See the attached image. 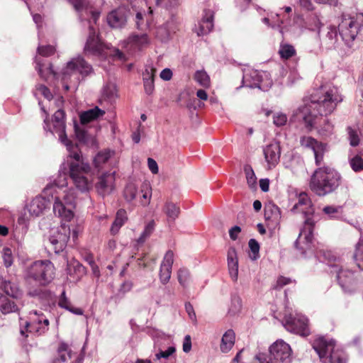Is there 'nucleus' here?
I'll return each mask as SVG.
<instances>
[{
	"mask_svg": "<svg viewBox=\"0 0 363 363\" xmlns=\"http://www.w3.org/2000/svg\"><path fill=\"white\" fill-rule=\"evenodd\" d=\"M65 113L62 109L55 112L51 123L45 118V130L52 134H57L59 141L66 146L69 152L60 167L57 178L52 183L47 184L43 192L46 196L54 198L53 212L55 216L65 221H69L74 216L77 191L74 188L65 189L60 195L59 190L67 186V176L72 179L75 188L82 193H88L93 187L91 166L82 160L77 145L67 138L65 128Z\"/></svg>",
	"mask_w": 363,
	"mask_h": 363,
	"instance_id": "f257e3e1",
	"label": "nucleus"
},
{
	"mask_svg": "<svg viewBox=\"0 0 363 363\" xmlns=\"http://www.w3.org/2000/svg\"><path fill=\"white\" fill-rule=\"evenodd\" d=\"M342 101V97L337 88L323 85L313 91L309 101L296 110L293 118L303 121L306 128H311L320 116H327L333 113Z\"/></svg>",
	"mask_w": 363,
	"mask_h": 363,
	"instance_id": "f03ea898",
	"label": "nucleus"
},
{
	"mask_svg": "<svg viewBox=\"0 0 363 363\" xmlns=\"http://www.w3.org/2000/svg\"><path fill=\"white\" fill-rule=\"evenodd\" d=\"M79 15V19L84 26L89 28V35L84 46L85 53L99 55L102 51V43L96 35L94 24L96 23L100 11L94 9L89 0H68Z\"/></svg>",
	"mask_w": 363,
	"mask_h": 363,
	"instance_id": "7ed1b4c3",
	"label": "nucleus"
},
{
	"mask_svg": "<svg viewBox=\"0 0 363 363\" xmlns=\"http://www.w3.org/2000/svg\"><path fill=\"white\" fill-rule=\"evenodd\" d=\"M297 199L298 201L291 208V211L301 212L305 216V220L294 245L295 247L299 245L301 250L310 249L312 245V233L316 222L314 216L315 209L306 192H301Z\"/></svg>",
	"mask_w": 363,
	"mask_h": 363,
	"instance_id": "20e7f679",
	"label": "nucleus"
},
{
	"mask_svg": "<svg viewBox=\"0 0 363 363\" xmlns=\"http://www.w3.org/2000/svg\"><path fill=\"white\" fill-rule=\"evenodd\" d=\"M342 177L335 169L322 167L316 169L311 177L310 188L318 196L334 192L340 185Z\"/></svg>",
	"mask_w": 363,
	"mask_h": 363,
	"instance_id": "39448f33",
	"label": "nucleus"
},
{
	"mask_svg": "<svg viewBox=\"0 0 363 363\" xmlns=\"http://www.w3.org/2000/svg\"><path fill=\"white\" fill-rule=\"evenodd\" d=\"M93 72L92 66L81 56L72 58L62 72V81L65 89H77L79 84Z\"/></svg>",
	"mask_w": 363,
	"mask_h": 363,
	"instance_id": "423d86ee",
	"label": "nucleus"
},
{
	"mask_svg": "<svg viewBox=\"0 0 363 363\" xmlns=\"http://www.w3.org/2000/svg\"><path fill=\"white\" fill-rule=\"evenodd\" d=\"M313 348L323 363H346L345 354L342 350H335V341L319 337L313 342Z\"/></svg>",
	"mask_w": 363,
	"mask_h": 363,
	"instance_id": "0eeeda50",
	"label": "nucleus"
},
{
	"mask_svg": "<svg viewBox=\"0 0 363 363\" xmlns=\"http://www.w3.org/2000/svg\"><path fill=\"white\" fill-rule=\"evenodd\" d=\"M363 26V13L357 14L355 17L343 13L338 25V32L342 43L348 48H352L360 28Z\"/></svg>",
	"mask_w": 363,
	"mask_h": 363,
	"instance_id": "6e6552de",
	"label": "nucleus"
},
{
	"mask_svg": "<svg viewBox=\"0 0 363 363\" xmlns=\"http://www.w3.org/2000/svg\"><path fill=\"white\" fill-rule=\"evenodd\" d=\"M269 359L264 353H259L255 359L259 363H291L292 350L289 344L283 340H277L269 348Z\"/></svg>",
	"mask_w": 363,
	"mask_h": 363,
	"instance_id": "1a4fd4ad",
	"label": "nucleus"
},
{
	"mask_svg": "<svg viewBox=\"0 0 363 363\" xmlns=\"http://www.w3.org/2000/svg\"><path fill=\"white\" fill-rule=\"evenodd\" d=\"M25 276L40 285H46L54 279L55 267L50 260H38L26 267Z\"/></svg>",
	"mask_w": 363,
	"mask_h": 363,
	"instance_id": "9d476101",
	"label": "nucleus"
},
{
	"mask_svg": "<svg viewBox=\"0 0 363 363\" xmlns=\"http://www.w3.org/2000/svg\"><path fill=\"white\" fill-rule=\"evenodd\" d=\"M272 85V82L268 79V74L265 72H259L250 67L243 69L242 86L251 89L258 88L266 91Z\"/></svg>",
	"mask_w": 363,
	"mask_h": 363,
	"instance_id": "9b49d317",
	"label": "nucleus"
},
{
	"mask_svg": "<svg viewBox=\"0 0 363 363\" xmlns=\"http://www.w3.org/2000/svg\"><path fill=\"white\" fill-rule=\"evenodd\" d=\"M308 322L307 318L301 314L297 313L292 314L286 312L282 325L291 333L308 336L309 335Z\"/></svg>",
	"mask_w": 363,
	"mask_h": 363,
	"instance_id": "f8f14e48",
	"label": "nucleus"
},
{
	"mask_svg": "<svg viewBox=\"0 0 363 363\" xmlns=\"http://www.w3.org/2000/svg\"><path fill=\"white\" fill-rule=\"evenodd\" d=\"M69 237V226L64 223L56 230H52L48 240L55 253L60 254L65 249Z\"/></svg>",
	"mask_w": 363,
	"mask_h": 363,
	"instance_id": "ddd939ff",
	"label": "nucleus"
},
{
	"mask_svg": "<svg viewBox=\"0 0 363 363\" xmlns=\"http://www.w3.org/2000/svg\"><path fill=\"white\" fill-rule=\"evenodd\" d=\"M333 273H335L338 283L345 293L352 294L357 289V281L352 271L342 269L340 266Z\"/></svg>",
	"mask_w": 363,
	"mask_h": 363,
	"instance_id": "4468645a",
	"label": "nucleus"
},
{
	"mask_svg": "<svg viewBox=\"0 0 363 363\" xmlns=\"http://www.w3.org/2000/svg\"><path fill=\"white\" fill-rule=\"evenodd\" d=\"M314 240L313 236L312 235V245L310 249L306 250H301L299 246L296 247L297 249L301 251L302 254H306L308 251H311L312 253H314L315 256L317 259L321 262H325L329 267L331 268V273L333 272L335 269H338L340 265L339 263L333 264L332 262L337 260V257L330 250H325L323 249H319L317 250H314Z\"/></svg>",
	"mask_w": 363,
	"mask_h": 363,
	"instance_id": "2eb2a0df",
	"label": "nucleus"
},
{
	"mask_svg": "<svg viewBox=\"0 0 363 363\" xmlns=\"http://www.w3.org/2000/svg\"><path fill=\"white\" fill-rule=\"evenodd\" d=\"M115 172H105L99 176L95 184L97 193L104 197L113 192L115 188Z\"/></svg>",
	"mask_w": 363,
	"mask_h": 363,
	"instance_id": "dca6fc26",
	"label": "nucleus"
},
{
	"mask_svg": "<svg viewBox=\"0 0 363 363\" xmlns=\"http://www.w3.org/2000/svg\"><path fill=\"white\" fill-rule=\"evenodd\" d=\"M30 322L26 323V327L30 332H35L41 335L48 330L49 320L43 313L34 311L30 312Z\"/></svg>",
	"mask_w": 363,
	"mask_h": 363,
	"instance_id": "f3484780",
	"label": "nucleus"
},
{
	"mask_svg": "<svg viewBox=\"0 0 363 363\" xmlns=\"http://www.w3.org/2000/svg\"><path fill=\"white\" fill-rule=\"evenodd\" d=\"M320 38L322 45L327 49H336L342 44L338 29L335 26H327Z\"/></svg>",
	"mask_w": 363,
	"mask_h": 363,
	"instance_id": "a211bd4d",
	"label": "nucleus"
},
{
	"mask_svg": "<svg viewBox=\"0 0 363 363\" xmlns=\"http://www.w3.org/2000/svg\"><path fill=\"white\" fill-rule=\"evenodd\" d=\"M50 201L45 197L37 196L33 198L26 206V208L30 216L36 218L43 214L49 207Z\"/></svg>",
	"mask_w": 363,
	"mask_h": 363,
	"instance_id": "6ab92c4d",
	"label": "nucleus"
},
{
	"mask_svg": "<svg viewBox=\"0 0 363 363\" xmlns=\"http://www.w3.org/2000/svg\"><path fill=\"white\" fill-rule=\"evenodd\" d=\"M128 11L121 6L111 11L106 17L108 24L113 28H123L127 21Z\"/></svg>",
	"mask_w": 363,
	"mask_h": 363,
	"instance_id": "aec40b11",
	"label": "nucleus"
},
{
	"mask_svg": "<svg viewBox=\"0 0 363 363\" xmlns=\"http://www.w3.org/2000/svg\"><path fill=\"white\" fill-rule=\"evenodd\" d=\"M263 153L268 167L269 169L274 167L278 164L280 159L281 148L279 143L274 142L267 145L263 148Z\"/></svg>",
	"mask_w": 363,
	"mask_h": 363,
	"instance_id": "412c9836",
	"label": "nucleus"
},
{
	"mask_svg": "<svg viewBox=\"0 0 363 363\" xmlns=\"http://www.w3.org/2000/svg\"><path fill=\"white\" fill-rule=\"evenodd\" d=\"M150 44L147 33H133L127 39V46L133 52L144 49Z\"/></svg>",
	"mask_w": 363,
	"mask_h": 363,
	"instance_id": "4be33fe9",
	"label": "nucleus"
},
{
	"mask_svg": "<svg viewBox=\"0 0 363 363\" xmlns=\"http://www.w3.org/2000/svg\"><path fill=\"white\" fill-rule=\"evenodd\" d=\"M213 28V11L208 9L203 11L202 19L198 26L195 28V32L199 36L204 35L210 33Z\"/></svg>",
	"mask_w": 363,
	"mask_h": 363,
	"instance_id": "5701e85b",
	"label": "nucleus"
},
{
	"mask_svg": "<svg viewBox=\"0 0 363 363\" xmlns=\"http://www.w3.org/2000/svg\"><path fill=\"white\" fill-rule=\"evenodd\" d=\"M66 272L73 281H77L86 274V268L79 262L72 259L67 261Z\"/></svg>",
	"mask_w": 363,
	"mask_h": 363,
	"instance_id": "b1692460",
	"label": "nucleus"
},
{
	"mask_svg": "<svg viewBox=\"0 0 363 363\" xmlns=\"http://www.w3.org/2000/svg\"><path fill=\"white\" fill-rule=\"evenodd\" d=\"M227 262L229 274L233 281H237L238 276V258L236 249L230 247L227 252Z\"/></svg>",
	"mask_w": 363,
	"mask_h": 363,
	"instance_id": "393cba45",
	"label": "nucleus"
},
{
	"mask_svg": "<svg viewBox=\"0 0 363 363\" xmlns=\"http://www.w3.org/2000/svg\"><path fill=\"white\" fill-rule=\"evenodd\" d=\"M322 16L320 13L316 10L308 13L305 18V26L308 30L318 31L320 35V27L323 25L322 23Z\"/></svg>",
	"mask_w": 363,
	"mask_h": 363,
	"instance_id": "a878e982",
	"label": "nucleus"
},
{
	"mask_svg": "<svg viewBox=\"0 0 363 363\" xmlns=\"http://www.w3.org/2000/svg\"><path fill=\"white\" fill-rule=\"evenodd\" d=\"M0 289L13 298H18L22 294L18 284L10 280L2 279L0 281Z\"/></svg>",
	"mask_w": 363,
	"mask_h": 363,
	"instance_id": "bb28decb",
	"label": "nucleus"
},
{
	"mask_svg": "<svg viewBox=\"0 0 363 363\" xmlns=\"http://www.w3.org/2000/svg\"><path fill=\"white\" fill-rule=\"evenodd\" d=\"M162 211L167 216V221L169 225L174 223L180 214V208L170 201H167L162 208Z\"/></svg>",
	"mask_w": 363,
	"mask_h": 363,
	"instance_id": "cd10ccee",
	"label": "nucleus"
},
{
	"mask_svg": "<svg viewBox=\"0 0 363 363\" xmlns=\"http://www.w3.org/2000/svg\"><path fill=\"white\" fill-rule=\"evenodd\" d=\"M264 218L266 220L272 221L273 224L279 223L281 219L279 208L272 203L266 204L264 206Z\"/></svg>",
	"mask_w": 363,
	"mask_h": 363,
	"instance_id": "c85d7f7f",
	"label": "nucleus"
},
{
	"mask_svg": "<svg viewBox=\"0 0 363 363\" xmlns=\"http://www.w3.org/2000/svg\"><path fill=\"white\" fill-rule=\"evenodd\" d=\"M104 114L105 111L104 110H101L98 106H95L93 108L82 112L79 116V118L82 124H86L92 121L98 119Z\"/></svg>",
	"mask_w": 363,
	"mask_h": 363,
	"instance_id": "c756f323",
	"label": "nucleus"
},
{
	"mask_svg": "<svg viewBox=\"0 0 363 363\" xmlns=\"http://www.w3.org/2000/svg\"><path fill=\"white\" fill-rule=\"evenodd\" d=\"M18 308L15 302L6 296L0 294V311L3 314H9L18 311Z\"/></svg>",
	"mask_w": 363,
	"mask_h": 363,
	"instance_id": "7c9ffc66",
	"label": "nucleus"
},
{
	"mask_svg": "<svg viewBox=\"0 0 363 363\" xmlns=\"http://www.w3.org/2000/svg\"><path fill=\"white\" fill-rule=\"evenodd\" d=\"M36 69L41 78L48 80L49 77L55 76V73L52 69V65H45L40 59L35 57Z\"/></svg>",
	"mask_w": 363,
	"mask_h": 363,
	"instance_id": "2f4dec72",
	"label": "nucleus"
},
{
	"mask_svg": "<svg viewBox=\"0 0 363 363\" xmlns=\"http://www.w3.org/2000/svg\"><path fill=\"white\" fill-rule=\"evenodd\" d=\"M235 343V333L233 330H228L223 335L220 343V350L222 352H228Z\"/></svg>",
	"mask_w": 363,
	"mask_h": 363,
	"instance_id": "473e14b6",
	"label": "nucleus"
},
{
	"mask_svg": "<svg viewBox=\"0 0 363 363\" xmlns=\"http://www.w3.org/2000/svg\"><path fill=\"white\" fill-rule=\"evenodd\" d=\"M127 220V213L124 209H119L117 211L116 218L111 225L110 231L112 235H116L118 233L120 228L124 225Z\"/></svg>",
	"mask_w": 363,
	"mask_h": 363,
	"instance_id": "72a5a7b5",
	"label": "nucleus"
},
{
	"mask_svg": "<svg viewBox=\"0 0 363 363\" xmlns=\"http://www.w3.org/2000/svg\"><path fill=\"white\" fill-rule=\"evenodd\" d=\"M58 357L52 363H61L71 358V350L67 344L61 342L57 348Z\"/></svg>",
	"mask_w": 363,
	"mask_h": 363,
	"instance_id": "f704fd0d",
	"label": "nucleus"
},
{
	"mask_svg": "<svg viewBox=\"0 0 363 363\" xmlns=\"http://www.w3.org/2000/svg\"><path fill=\"white\" fill-rule=\"evenodd\" d=\"M322 118V116H320L318 119L316 120V123L313 127L311 128H308V130H311L312 128H315L318 130V133L323 137H328L333 133V125L329 122L328 120L324 121V124L323 125H318V122L319 120Z\"/></svg>",
	"mask_w": 363,
	"mask_h": 363,
	"instance_id": "c9c22d12",
	"label": "nucleus"
},
{
	"mask_svg": "<svg viewBox=\"0 0 363 363\" xmlns=\"http://www.w3.org/2000/svg\"><path fill=\"white\" fill-rule=\"evenodd\" d=\"M58 304L61 308H63L72 312L74 314H76V315H82L83 314V311L81 308H74L72 306L70 301L66 297L65 291H62V293L60 296Z\"/></svg>",
	"mask_w": 363,
	"mask_h": 363,
	"instance_id": "e433bc0d",
	"label": "nucleus"
},
{
	"mask_svg": "<svg viewBox=\"0 0 363 363\" xmlns=\"http://www.w3.org/2000/svg\"><path fill=\"white\" fill-rule=\"evenodd\" d=\"M177 279L180 285L183 288L189 286L191 281V274L188 269L180 268L177 272Z\"/></svg>",
	"mask_w": 363,
	"mask_h": 363,
	"instance_id": "4c0bfd02",
	"label": "nucleus"
},
{
	"mask_svg": "<svg viewBox=\"0 0 363 363\" xmlns=\"http://www.w3.org/2000/svg\"><path fill=\"white\" fill-rule=\"evenodd\" d=\"M111 152L110 150H105L99 152L94 159L95 167L100 169L101 168V165L106 163L111 157Z\"/></svg>",
	"mask_w": 363,
	"mask_h": 363,
	"instance_id": "58836bf2",
	"label": "nucleus"
},
{
	"mask_svg": "<svg viewBox=\"0 0 363 363\" xmlns=\"http://www.w3.org/2000/svg\"><path fill=\"white\" fill-rule=\"evenodd\" d=\"M242 308V300L241 298L234 294L231 296L230 306L228 309V313L231 315H236L238 313Z\"/></svg>",
	"mask_w": 363,
	"mask_h": 363,
	"instance_id": "ea45409f",
	"label": "nucleus"
},
{
	"mask_svg": "<svg viewBox=\"0 0 363 363\" xmlns=\"http://www.w3.org/2000/svg\"><path fill=\"white\" fill-rule=\"evenodd\" d=\"M300 143L303 147L310 149L312 151L315 150L316 147H318L319 145L323 144V143H320L310 136L301 137L300 139Z\"/></svg>",
	"mask_w": 363,
	"mask_h": 363,
	"instance_id": "a19ab883",
	"label": "nucleus"
},
{
	"mask_svg": "<svg viewBox=\"0 0 363 363\" xmlns=\"http://www.w3.org/2000/svg\"><path fill=\"white\" fill-rule=\"evenodd\" d=\"M155 223L153 220L148 222L144 228V230L141 233L140 236L138 239V242L142 244L152 235L155 230Z\"/></svg>",
	"mask_w": 363,
	"mask_h": 363,
	"instance_id": "79ce46f5",
	"label": "nucleus"
},
{
	"mask_svg": "<svg viewBox=\"0 0 363 363\" xmlns=\"http://www.w3.org/2000/svg\"><path fill=\"white\" fill-rule=\"evenodd\" d=\"M279 53L281 58L289 59L296 55V50L291 45L281 43L280 45Z\"/></svg>",
	"mask_w": 363,
	"mask_h": 363,
	"instance_id": "37998d69",
	"label": "nucleus"
},
{
	"mask_svg": "<svg viewBox=\"0 0 363 363\" xmlns=\"http://www.w3.org/2000/svg\"><path fill=\"white\" fill-rule=\"evenodd\" d=\"M137 194L138 188L134 183H128L125 187L123 196L127 201L130 202L133 200H134L136 197Z\"/></svg>",
	"mask_w": 363,
	"mask_h": 363,
	"instance_id": "c03bdc74",
	"label": "nucleus"
},
{
	"mask_svg": "<svg viewBox=\"0 0 363 363\" xmlns=\"http://www.w3.org/2000/svg\"><path fill=\"white\" fill-rule=\"evenodd\" d=\"M194 79L201 86L205 88H208L210 86V77L205 71H196L194 74Z\"/></svg>",
	"mask_w": 363,
	"mask_h": 363,
	"instance_id": "a18cd8bd",
	"label": "nucleus"
},
{
	"mask_svg": "<svg viewBox=\"0 0 363 363\" xmlns=\"http://www.w3.org/2000/svg\"><path fill=\"white\" fill-rule=\"evenodd\" d=\"M141 193L143 194L141 200V205L146 206L150 204V199L152 196L151 187L149 184L144 183L141 186Z\"/></svg>",
	"mask_w": 363,
	"mask_h": 363,
	"instance_id": "49530a36",
	"label": "nucleus"
},
{
	"mask_svg": "<svg viewBox=\"0 0 363 363\" xmlns=\"http://www.w3.org/2000/svg\"><path fill=\"white\" fill-rule=\"evenodd\" d=\"M323 211L328 215L329 218H335L341 216L342 208L341 206H327L323 208Z\"/></svg>",
	"mask_w": 363,
	"mask_h": 363,
	"instance_id": "de8ad7c7",
	"label": "nucleus"
},
{
	"mask_svg": "<svg viewBox=\"0 0 363 363\" xmlns=\"http://www.w3.org/2000/svg\"><path fill=\"white\" fill-rule=\"evenodd\" d=\"M116 96V87L113 84L106 85L103 90V97L109 101H112Z\"/></svg>",
	"mask_w": 363,
	"mask_h": 363,
	"instance_id": "09e8293b",
	"label": "nucleus"
},
{
	"mask_svg": "<svg viewBox=\"0 0 363 363\" xmlns=\"http://www.w3.org/2000/svg\"><path fill=\"white\" fill-rule=\"evenodd\" d=\"M350 164L354 172L363 170V157L361 155H357L353 157L350 159Z\"/></svg>",
	"mask_w": 363,
	"mask_h": 363,
	"instance_id": "8fccbe9b",
	"label": "nucleus"
},
{
	"mask_svg": "<svg viewBox=\"0 0 363 363\" xmlns=\"http://www.w3.org/2000/svg\"><path fill=\"white\" fill-rule=\"evenodd\" d=\"M325 147V144L323 143L322 145H319V147H316V149L313 151L315 156V164L318 166H320L323 162Z\"/></svg>",
	"mask_w": 363,
	"mask_h": 363,
	"instance_id": "3c124183",
	"label": "nucleus"
},
{
	"mask_svg": "<svg viewBox=\"0 0 363 363\" xmlns=\"http://www.w3.org/2000/svg\"><path fill=\"white\" fill-rule=\"evenodd\" d=\"M244 171L246 175V179L250 186H253L256 184V177L251 166L245 165Z\"/></svg>",
	"mask_w": 363,
	"mask_h": 363,
	"instance_id": "603ef678",
	"label": "nucleus"
},
{
	"mask_svg": "<svg viewBox=\"0 0 363 363\" xmlns=\"http://www.w3.org/2000/svg\"><path fill=\"white\" fill-rule=\"evenodd\" d=\"M172 268L164 266H160V279L163 284H167L171 277Z\"/></svg>",
	"mask_w": 363,
	"mask_h": 363,
	"instance_id": "864d4df0",
	"label": "nucleus"
},
{
	"mask_svg": "<svg viewBox=\"0 0 363 363\" xmlns=\"http://www.w3.org/2000/svg\"><path fill=\"white\" fill-rule=\"evenodd\" d=\"M2 257H3L4 264L6 267L8 268L12 265L13 262V258L11 250L10 248L4 247L3 249Z\"/></svg>",
	"mask_w": 363,
	"mask_h": 363,
	"instance_id": "5fc2aeb1",
	"label": "nucleus"
},
{
	"mask_svg": "<svg viewBox=\"0 0 363 363\" xmlns=\"http://www.w3.org/2000/svg\"><path fill=\"white\" fill-rule=\"evenodd\" d=\"M287 122V116L286 114L278 112L275 113L273 116V123L277 127H281L286 125Z\"/></svg>",
	"mask_w": 363,
	"mask_h": 363,
	"instance_id": "6e6d98bb",
	"label": "nucleus"
},
{
	"mask_svg": "<svg viewBox=\"0 0 363 363\" xmlns=\"http://www.w3.org/2000/svg\"><path fill=\"white\" fill-rule=\"evenodd\" d=\"M174 263V253L172 250H168L163 258L162 264L160 266H164L167 267L172 268V264Z\"/></svg>",
	"mask_w": 363,
	"mask_h": 363,
	"instance_id": "4d7b16f0",
	"label": "nucleus"
},
{
	"mask_svg": "<svg viewBox=\"0 0 363 363\" xmlns=\"http://www.w3.org/2000/svg\"><path fill=\"white\" fill-rule=\"evenodd\" d=\"M55 50V48L52 45H45V46H40L39 45L38 47V52L39 55L48 57L52 54H54Z\"/></svg>",
	"mask_w": 363,
	"mask_h": 363,
	"instance_id": "13d9d810",
	"label": "nucleus"
},
{
	"mask_svg": "<svg viewBox=\"0 0 363 363\" xmlns=\"http://www.w3.org/2000/svg\"><path fill=\"white\" fill-rule=\"evenodd\" d=\"M36 91L49 101L52 99V94L49 89L45 85L38 84L36 86Z\"/></svg>",
	"mask_w": 363,
	"mask_h": 363,
	"instance_id": "bf43d9fd",
	"label": "nucleus"
},
{
	"mask_svg": "<svg viewBox=\"0 0 363 363\" xmlns=\"http://www.w3.org/2000/svg\"><path fill=\"white\" fill-rule=\"evenodd\" d=\"M155 73L156 69H155L152 65H146L145 69L143 74V81H147V79H154Z\"/></svg>",
	"mask_w": 363,
	"mask_h": 363,
	"instance_id": "052dcab7",
	"label": "nucleus"
},
{
	"mask_svg": "<svg viewBox=\"0 0 363 363\" xmlns=\"http://www.w3.org/2000/svg\"><path fill=\"white\" fill-rule=\"evenodd\" d=\"M249 247L251 252L254 254V259H256L258 257L259 251V245L255 239H250L248 242Z\"/></svg>",
	"mask_w": 363,
	"mask_h": 363,
	"instance_id": "680f3d73",
	"label": "nucleus"
},
{
	"mask_svg": "<svg viewBox=\"0 0 363 363\" xmlns=\"http://www.w3.org/2000/svg\"><path fill=\"white\" fill-rule=\"evenodd\" d=\"M175 352L174 347H169L165 351H160L155 354L156 359H160L161 358L167 359Z\"/></svg>",
	"mask_w": 363,
	"mask_h": 363,
	"instance_id": "e2e57ef3",
	"label": "nucleus"
},
{
	"mask_svg": "<svg viewBox=\"0 0 363 363\" xmlns=\"http://www.w3.org/2000/svg\"><path fill=\"white\" fill-rule=\"evenodd\" d=\"M348 133L350 145L353 147L357 146L359 143V139L357 133L350 128H348Z\"/></svg>",
	"mask_w": 363,
	"mask_h": 363,
	"instance_id": "0e129e2a",
	"label": "nucleus"
},
{
	"mask_svg": "<svg viewBox=\"0 0 363 363\" xmlns=\"http://www.w3.org/2000/svg\"><path fill=\"white\" fill-rule=\"evenodd\" d=\"M299 79L300 76L297 72L295 70H291L289 74L286 84L289 86H291Z\"/></svg>",
	"mask_w": 363,
	"mask_h": 363,
	"instance_id": "69168bd1",
	"label": "nucleus"
},
{
	"mask_svg": "<svg viewBox=\"0 0 363 363\" xmlns=\"http://www.w3.org/2000/svg\"><path fill=\"white\" fill-rule=\"evenodd\" d=\"M143 82L145 93L149 95L152 94L155 89L154 79H147Z\"/></svg>",
	"mask_w": 363,
	"mask_h": 363,
	"instance_id": "338daca9",
	"label": "nucleus"
},
{
	"mask_svg": "<svg viewBox=\"0 0 363 363\" xmlns=\"http://www.w3.org/2000/svg\"><path fill=\"white\" fill-rule=\"evenodd\" d=\"M291 282V280L289 278H286L284 277H280L277 281L276 285L274 286L275 289H280L284 286Z\"/></svg>",
	"mask_w": 363,
	"mask_h": 363,
	"instance_id": "774afa93",
	"label": "nucleus"
}]
</instances>
